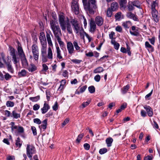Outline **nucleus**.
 <instances>
[{
  "mask_svg": "<svg viewBox=\"0 0 160 160\" xmlns=\"http://www.w3.org/2000/svg\"><path fill=\"white\" fill-rule=\"evenodd\" d=\"M82 0L85 11L90 14H94L97 8L96 0H88V3L87 0Z\"/></svg>",
  "mask_w": 160,
  "mask_h": 160,
  "instance_id": "obj_1",
  "label": "nucleus"
},
{
  "mask_svg": "<svg viewBox=\"0 0 160 160\" xmlns=\"http://www.w3.org/2000/svg\"><path fill=\"white\" fill-rule=\"evenodd\" d=\"M65 17L64 13L60 12L59 14V22L62 30L65 31L67 28V30L69 33H72V28L69 22L68 21H66L65 20Z\"/></svg>",
  "mask_w": 160,
  "mask_h": 160,
  "instance_id": "obj_2",
  "label": "nucleus"
},
{
  "mask_svg": "<svg viewBox=\"0 0 160 160\" xmlns=\"http://www.w3.org/2000/svg\"><path fill=\"white\" fill-rule=\"evenodd\" d=\"M17 43L18 44L17 48L18 55L21 59L23 67L24 68H26L28 66V62L20 43L18 41H17Z\"/></svg>",
  "mask_w": 160,
  "mask_h": 160,
  "instance_id": "obj_3",
  "label": "nucleus"
},
{
  "mask_svg": "<svg viewBox=\"0 0 160 160\" xmlns=\"http://www.w3.org/2000/svg\"><path fill=\"white\" fill-rule=\"evenodd\" d=\"M52 52V49L49 47L48 50V55L47 54L46 49H41V57L43 62H45L48 61V59L52 60L53 58Z\"/></svg>",
  "mask_w": 160,
  "mask_h": 160,
  "instance_id": "obj_4",
  "label": "nucleus"
},
{
  "mask_svg": "<svg viewBox=\"0 0 160 160\" xmlns=\"http://www.w3.org/2000/svg\"><path fill=\"white\" fill-rule=\"evenodd\" d=\"M50 24L55 38L57 39L60 38L62 34L59 26L57 25L55 21L53 20L50 21Z\"/></svg>",
  "mask_w": 160,
  "mask_h": 160,
  "instance_id": "obj_5",
  "label": "nucleus"
},
{
  "mask_svg": "<svg viewBox=\"0 0 160 160\" xmlns=\"http://www.w3.org/2000/svg\"><path fill=\"white\" fill-rule=\"evenodd\" d=\"M11 60L12 62L16 66L19 63L20 58L19 57L17 54V51L16 49L11 47Z\"/></svg>",
  "mask_w": 160,
  "mask_h": 160,
  "instance_id": "obj_6",
  "label": "nucleus"
},
{
  "mask_svg": "<svg viewBox=\"0 0 160 160\" xmlns=\"http://www.w3.org/2000/svg\"><path fill=\"white\" fill-rule=\"evenodd\" d=\"M31 50L34 59L37 62L39 56V50L37 43H33L31 46Z\"/></svg>",
  "mask_w": 160,
  "mask_h": 160,
  "instance_id": "obj_7",
  "label": "nucleus"
},
{
  "mask_svg": "<svg viewBox=\"0 0 160 160\" xmlns=\"http://www.w3.org/2000/svg\"><path fill=\"white\" fill-rule=\"evenodd\" d=\"M26 152L28 157L30 158H32V155L36 152L35 147L32 145L27 144L26 147Z\"/></svg>",
  "mask_w": 160,
  "mask_h": 160,
  "instance_id": "obj_8",
  "label": "nucleus"
},
{
  "mask_svg": "<svg viewBox=\"0 0 160 160\" xmlns=\"http://www.w3.org/2000/svg\"><path fill=\"white\" fill-rule=\"evenodd\" d=\"M71 22L73 27L74 32L76 33H78L82 30H83V28L79 25L76 21L72 19L71 21Z\"/></svg>",
  "mask_w": 160,
  "mask_h": 160,
  "instance_id": "obj_9",
  "label": "nucleus"
},
{
  "mask_svg": "<svg viewBox=\"0 0 160 160\" xmlns=\"http://www.w3.org/2000/svg\"><path fill=\"white\" fill-rule=\"evenodd\" d=\"M71 7L72 12L75 14L78 15L79 13V5L77 1L75 0L72 1L71 4Z\"/></svg>",
  "mask_w": 160,
  "mask_h": 160,
  "instance_id": "obj_10",
  "label": "nucleus"
},
{
  "mask_svg": "<svg viewBox=\"0 0 160 160\" xmlns=\"http://www.w3.org/2000/svg\"><path fill=\"white\" fill-rule=\"evenodd\" d=\"M104 19L101 16H96L95 18V22L98 26L100 27L103 24Z\"/></svg>",
  "mask_w": 160,
  "mask_h": 160,
  "instance_id": "obj_11",
  "label": "nucleus"
},
{
  "mask_svg": "<svg viewBox=\"0 0 160 160\" xmlns=\"http://www.w3.org/2000/svg\"><path fill=\"white\" fill-rule=\"evenodd\" d=\"M89 24L90 27V31L91 32L93 33L96 28V24L93 19H91Z\"/></svg>",
  "mask_w": 160,
  "mask_h": 160,
  "instance_id": "obj_12",
  "label": "nucleus"
},
{
  "mask_svg": "<svg viewBox=\"0 0 160 160\" xmlns=\"http://www.w3.org/2000/svg\"><path fill=\"white\" fill-rule=\"evenodd\" d=\"M67 47L69 54L72 55L74 53V51L73 43L70 42L67 43Z\"/></svg>",
  "mask_w": 160,
  "mask_h": 160,
  "instance_id": "obj_13",
  "label": "nucleus"
},
{
  "mask_svg": "<svg viewBox=\"0 0 160 160\" xmlns=\"http://www.w3.org/2000/svg\"><path fill=\"white\" fill-rule=\"evenodd\" d=\"M1 56L2 58V59L3 60L4 62L8 66V70L10 69V62H9V57L8 56L7 58H5V55L3 52H2L1 53Z\"/></svg>",
  "mask_w": 160,
  "mask_h": 160,
  "instance_id": "obj_14",
  "label": "nucleus"
},
{
  "mask_svg": "<svg viewBox=\"0 0 160 160\" xmlns=\"http://www.w3.org/2000/svg\"><path fill=\"white\" fill-rule=\"evenodd\" d=\"M46 37L48 44L49 46L52 47L53 44L50 36V35L51 34V36H52V34L50 30H48L46 32Z\"/></svg>",
  "mask_w": 160,
  "mask_h": 160,
  "instance_id": "obj_15",
  "label": "nucleus"
},
{
  "mask_svg": "<svg viewBox=\"0 0 160 160\" xmlns=\"http://www.w3.org/2000/svg\"><path fill=\"white\" fill-rule=\"evenodd\" d=\"M144 108L146 110L148 115L150 117H152L153 115V112L152 108L148 106L145 105L144 106Z\"/></svg>",
  "mask_w": 160,
  "mask_h": 160,
  "instance_id": "obj_16",
  "label": "nucleus"
},
{
  "mask_svg": "<svg viewBox=\"0 0 160 160\" xmlns=\"http://www.w3.org/2000/svg\"><path fill=\"white\" fill-rule=\"evenodd\" d=\"M50 108V107L49 104L45 102L42 108H41V111L42 114H45Z\"/></svg>",
  "mask_w": 160,
  "mask_h": 160,
  "instance_id": "obj_17",
  "label": "nucleus"
},
{
  "mask_svg": "<svg viewBox=\"0 0 160 160\" xmlns=\"http://www.w3.org/2000/svg\"><path fill=\"white\" fill-rule=\"evenodd\" d=\"M152 18L154 21L157 22L159 21V18L158 16V12L157 11H152Z\"/></svg>",
  "mask_w": 160,
  "mask_h": 160,
  "instance_id": "obj_18",
  "label": "nucleus"
},
{
  "mask_svg": "<svg viewBox=\"0 0 160 160\" xmlns=\"http://www.w3.org/2000/svg\"><path fill=\"white\" fill-rule=\"evenodd\" d=\"M127 17L130 19H132L135 21H138V19L137 17V16L134 14L132 13L131 12H127L126 14Z\"/></svg>",
  "mask_w": 160,
  "mask_h": 160,
  "instance_id": "obj_19",
  "label": "nucleus"
},
{
  "mask_svg": "<svg viewBox=\"0 0 160 160\" xmlns=\"http://www.w3.org/2000/svg\"><path fill=\"white\" fill-rule=\"evenodd\" d=\"M47 126V120L45 119L42 122V124L39 126V128L41 130L45 131L46 129Z\"/></svg>",
  "mask_w": 160,
  "mask_h": 160,
  "instance_id": "obj_20",
  "label": "nucleus"
},
{
  "mask_svg": "<svg viewBox=\"0 0 160 160\" xmlns=\"http://www.w3.org/2000/svg\"><path fill=\"white\" fill-rule=\"evenodd\" d=\"M56 52H57V59H62V57L61 55V51L58 45L56 47Z\"/></svg>",
  "mask_w": 160,
  "mask_h": 160,
  "instance_id": "obj_21",
  "label": "nucleus"
},
{
  "mask_svg": "<svg viewBox=\"0 0 160 160\" xmlns=\"http://www.w3.org/2000/svg\"><path fill=\"white\" fill-rule=\"evenodd\" d=\"M145 45V48L148 49V51L152 52L154 51L153 47L149 44L148 42H146Z\"/></svg>",
  "mask_w": 160,
  "mask_h": 160,
  "instance_id": "obj_22",
  "label": "nucleus"
},
{
  "mask_svg": "<svg viewBox=\"0 0 160 160\" xmlns=\"http://www.w3.org/2000/svg\"><path fill=\"white\" fill-rule=\"evenodd\" d=\"M110 8H111V9L112 11H115L118 8V3L116 2H113L111 4Z\"/></svg>",
  "mask_w": 160,
  "mask_h": 160,
  "instance_id": "obj_23",
  "label": "nucleus"
},
{
  "mask_svg": "<svg viewBox=\"0 0 160 160\" xmlns=\"http://www.w3.org/2000/svg\"><path fill=\"white\" fill-rule=\"evenodd\" d=\"M11 125L12 132V133H16L17 132V130L18 129V126L15 124L14 122H11Z\"/></svg>",
  "mask_w": 160,
  "mask_h": 160,
  "instance_id": "obj_24",
  "label": "nucleus"
},
{
  "mask_svg": "<svg viewBox=\"0 0 160 160\" xmlns=\"http://www.w3.org/2000/svg\"><path fill=\"white\" fill-rule=\"evenodd\" d=\"M91 102L90 99H88L86 102H84L82 103V105L79 106V108L80 109H82L88 105Z\"/></svg>",
  "mask_w": 160,
  "mask_h": 160,
  "instance_id": "obj_25",
  "label": "nucleus"
},
{
  "mask_svg": "<svg viewBox=\"0 0 160 160\" xmlns=\"http://www.w3.org/2000/svg\"><path fill=\"white\" fill-rule=\"evenodd\" d=\"M36 66L33 64H30L28 67V70L30 72H32L37 70Z\"/></svg>",
  "mask_w": 160,
  "mask_h": 160,
  "instance_id": "obj_26",
  "label": "nucleus"
},
{
  "mask_svg": "<svg viewBox=\"0 0 160 160\" xmlns=\"http://www.w3.org/2000/svg\"><path fill=\"white\" fill-rule=\"evenodd\" d=\"M130 88V86L129 84H128L124 86L121 89V92L122 94H126Z\"/></svg>",
  "mask_w": 160,
  "mask_h": 160,
  "instance_id": "obj_27",
  "label": "nucleus"
},
{
  "mask_svg": "<svg viewBox=\"0 0 160 160\" xmlns=\"http://www.w3.org/2000/svg\"><path fill=\"white\" fill-rule=\"evenodd\" d=\"M105 141L107 147H110L112 146V143L113 141V139L111 137H109L106 139Z\"/></svg>",
  "mask_w": 160,
  "mask_h": 160,
  "instance_id": "obj_28",
  "label": "nucleus"
},
{
  "mask_svg": "<svg viewBox=\"0 0 160 160\" xmlns=\"http://www.w3.org/2000/svg\"><path fill=\"white\" fill-rule=\"evenodd\" d=\"M132 5L134 6H135L138 8L141 9L142 8L141 7V2L138 0H136L132 2Z\"/></svg>",
  "mask_w": 160,
  "mask_h": 160,
  "instance_id": "obj_29",
  "label": "nucleus"
},
{
  "mask_svg": "<svg viewBox=\"0 0 160 160\" xmlns=\"http://www.w3.org/2000/svg\"><path fill=\"white\" fill-rule=\"evenodd\" d=\"M12 116L14 118L18 119L20 118V113H17L16 110L15 109L12 112Z\"/></svg>",
  "mask_w": 160,
  "mask_h": 160,
  "instance_id": "obj_30",
  "label": "nucleus"
},
{
  "mask_svg": "<svg viewBox=\"0 0 160 160\" xmlns=\"http://www.w3.org/2000/svg\"><path fill=\"white\" fill-rule=\"evenodd\" d=\"M122 25L125 28H128L131 25V22L129 21H127L122 22Z\"/></svg>",
  "mask_w": 160,
  "mask_h": 160,
  "instance_id": "obj_31",
  "label": "nucleus"
},
{
  "mask_svg": "<svg viewBox=\"0 0 160 160\" xmlns=\"http://www.w3.org/2000/svg\"><path fill=\"white\" fill-rule=\"evenodd\" d=\"M127 107V104L126 103H123L122 105L120 108H118L117 111L116 112L117 113L121 112L122 110H124Z\"/></svg>",
  "mask_w": 160,
  "mask_h": 160,
  "instance_id": "obj_32",
  "label": "nucleus"
},
{
  "mask_svg": "<svg viewBox=\"0 0 160 160\" xmlns=\"http://www.w3.org/2000/svg\"><path fill=\"white\" fill-rule=\"evenodd\" d=\"M104 71L103 68L101 67H99L95 69L93 71V72L95 73H100Z\"/></svg>",
  "mask_w": 160,
  "mask_h": 160,
  "instance_id": "obj_33",
  "label": "nucleus"
},
{
  "mask_svg": "<svg viewBox=\"0 0 160 160\" xmlns=\"http://www.w3.org/2000/svg\"><path fill=\"white\" fill-rule=\"evenodd\" d=\"M127 2V0H119V2L121 7L125 8Z\"/></svg>",
  "mask_w": 160,
  "mask_h": 160,
  "instance_id": "obj_34",
  "label": "nucleus"
},
{
  "mask_svg": "<svg viewBox=\"0 0 160 160\" xmlns=\"http://www.w3.org/2000/svg\"><path fill=\"white\" fill-rule=\"evenodd\" d=\"M111 43L113 45L114 48L115 49L118 50L119 49L120 45L118 43L116 42L115 40H113L111 41Z\"/></svg>",
  "mask_w": 160,
  "mask_h": 160,
  "instance_id": "obj_35",
  "label": "nucleus"
},
{
  "mask_svg": "<svg viewBox=\"0 0 160 160\" xmlns=\"http://www.w3.org/2000/svg\"><path fill=\"white\" fill-rule=\"evenodd\" d=\"M73 47L75 48V50L78 52L80 51V47L78 45V43L76 41H74L73 42Z\"/></svg>",
  "mask_w": 160,
  "mask_h": 160,
  "instance_id": "obj_36",
  "label": "nucleus"
},
{
  "mask_svg": "<svg viewBox=\"0 0 160 160\" xmlns=\"http://www.w3.org/2000/svg\"><path fill=\"white\" fill-rule=\"evenodd\" d=\"M40 43L42 45L41 49H46L47 48L46 40L40 41Z\"/></svg>",
  "mask_w": 160,
  "mask_h": 160,
  "instance_id": "obj_37",
  "label": "nucleus"
},
{
  "mask_svg": "<svg viewBox=\"0 0 160 160\" xmlns=\"http://www.w3.org/2000/svg\"><path fill=\"white\" fill-rule=\"evenodd\" d=\"M40 97L39 96H37L34 97H32L29 98V99L32 102H36L40 99Z\"/></svg>",
  "mask_w": 160,
  "mask_h": 160,
  "instance_id": "obj_38",
  "label": "nucleus"
},
{
  "mask_svg": "<svg viewBox=\"0 0 160 160\" xmlns=\"http://www.w3.org/2000/svg\"><path fill=\"white\" fill-rule=\"evenodd\" d=\"M112 12L110 8H108L107 11V16L108 17H111L112 14Z\"/></svg>",
  "mask_w": 160,
  "mask_h": 160,
  "instance_id": "obj_39",
  "label": "nucleus"
},
{
  "mask_svg": "<svg viewBox=\"0 0 160 160\" xmlns=\"http://www.w3.org/2000/svg\"><path fill=\"white\" fill-rule=\"evenodd\" d=\"M132 2H128V9L129 11H131L133 10L134 9V8L132 3Z\"/></svg>",
  "mask_w": 160,
  "mask_h": 160,
  "instance_id": "obj_40",
  "label": "nucleus"
},
{
  "mask_svg": "<svg viewBox=\"0 0 160 160\" xmlns=\"http://www.w3.org/2000/svg\"><path fill=\"white\" fill-rule=\"evenodd\" d=\"M39 38L40 41L46 40L45 36L43 32H41L40 33Z\"/></svg>",
  "mask_w": 160,
  "mask_h": 160,
  "instance_id": "obj_41",
  "label": "nucleus"
},
{
  "mask_svg": "<svg viewBox=\"0 0 160 160\" xmlns=\"http://www.w3.org/2000/svg\"><path fill=\"white\" fill-rule=\"evenodd\" d=\"M56 39L58 41L61 48H63L64 46V42L62 41L61 38H57Z\"/></svg>",
  "mask_w": 160,
  "mask_h": 160,
  "instance_id": "obj_42",
  "label": "nucleus"
},
{
  "mask_svg": "<svg viewBox=\"0 0 160 160\" xmlns=\"http://www.w3.org/2000/svg\"><path fill=\"white\" fill-rule=\"evenodd\" d=\"M26 75V71L25 69L22 70L21 72H18V75L20 77H24Z\"/></svg>",
  "mask_w": 160,
  "mask_h": 160,
  "instance_id": "obj_43",
  "label": "nucleus"
},
{
  "mask_svg": "<svg viewBox=\"0 0 160 160\" xmlns=\"http://www.w3.org/2000/svg\"><path fill=\"white\" fill-rule=\"evenodd\" d=\"M1 112L2 114L7 117H8L10 116V112L8 110H1Z\"/></svg>",
  "mask_w": 160,
  "mask_h": 160,
  "instance_id": "obj_44",
  "label": "nucleus"
},
{
  "mask_svg": "<svg viewBox=\"0 0 160 160\" xmlns=\"http://www.w3.org/2000/svg\"><path fill=\"white\" fill-rule=\"evenodd\" d=\"M87 86L84 85L82 87H79L78 88V90L80 91L81 93H82L84 92L87 88Z\"/></svg>",
  "mask_w": 160,
  "mask_h": 160,
  "instance_id": "obj_45",
  "label": "nucleus"
},
{
  "mask_svg": "<svg viewBox=\"0 0 160 160\" xmlns=\"http://www.w3.org/2000/svg\"><path fill=\"white\" fill-rule=\"evenodd\" d=\"M16 145L20 148L22 146V143L20 141V138H19L18 137L17 138V140L16 142Z\"/></svg>",
  "mask_w": 160,
  "mask_h": 160,
  "instance_id": "obj_46",
  "label": "nucleus"
},
{
  "mask_svg": "<svg viewBox=\"0 0 160 160\" xmlns=\"http://www.w3.org/2000/svg\"><path fill=\"white\" fill-rule=\"evenodd\" d=\"M88 89L89 92L91 93H93L95 92V88L93 86L89 87Z\"/></svg>",
  "mask_w": 160,
  "mask_h": 160,
  "instance_id": "obj_47",
  "label": "nucleus"
},
{
  "mask_svg": "<svg viewBox=\"0 0 160 160\" xmlns=\"http://www.w3.org/2000/svg\"><path fill=\"white\" fill-rule=\"evenodd\" d=\"M84 136V134L83 133H81L80 134H79L77 138V139L76 140V142H78L79 143L80 142L82 138Z\"/></svg>",
  "mask_w": 160,
  "mask_h": 160,
  "instance_id": "obj_48",
  "label": "nucleus"
},
{
  "mask_svg": "<svg viewBox=\"0 0 160 160\" xmlns=\"http://www.w3.org/2000/svg\"><path fill=\"white\" fill-rule=\"evenodd\" d=\"M108 151L107 149L106 148H103L100 149L99 153L101 154H103L106 153Z\"/></svg>",
  "mask_w": 160,
  "mask_h": 160,
  "instance_id": "obj_49",
  "label": "nucleus"
},
{
  "mask_svg": "<svg viewBox=\"0 0 160 160\" xmlns=\"http://www.w3.org/2000/svg\"><path fill=\"white\" fill-rule=\"evenodd\" d=\"M158 3L156 2V1H153L152 4V11L156 10L155 9V7Z\"/></svg>",
  "mask_w": 160,
  "mask_h": 160,
  "instance_id": "obj_50",
  "label": "nucleus"
},
{
  "mask_svg": "<svg viewBox=\"0 0 160 160\" xmlns=\"http://www.w3.org/2000/svg\"><path fill=\"white\" fill-rule=\"evenodd\" d=\"M46 97L47 100L49 101L50 100V97L51 96V92L49 91H46Z\"/></svg>",
  "mask_w": 160,
  "mask_h": 160,
  "instance_id": "obj_51",
  "label": "nucleus"
},
{
  "mask_svg": "<svg viewBox=\"0 0 160 160\" xmlns=\"http://www.w3.org/2000/svg\"><path fill=\"white\" fill-rule=\"evenodd\" d=\"M31 129L32 131L33 135H36L37 134V132L36 128L34 126H32L31 127Z\"/></svg>",
  "mask_w": 160,
  "mask_h": 160,
  "instance_id": "obj_52",
  "label": "nucleus"
},
{
  "mask_svg": "<svg viewBox=\"0 0 160 160\" xmlns=\"http://www.w3.org/2000/svg\"><path fill=\"white\" fill-rule=\"evenodd\" d=\"M121 12H119L117 13L115 15V17L116 19H120L121 18Z\"/></svg>",
  "mask_w": 160,
  "mask_h": 160,
  "instance_id": "obj_53",
  "label": "nucleus"
},
{
  "mask_svg": "<svg viewBox=\"0 0 160 160\" xmlns=\"http://www.w3.org/2000/svg\"><path fill=\"white\" fill-rule=\"evenodd\" d=\"M71 60L72 62L75 64H79L82 62V60H78L76 59H72Z\"/></svg>",
  "mask_w": 160,
  "mask_h": 160,
  "instance_id": "obj_54",
  "label": "nucleus"
},
{
  "mask_svg": "<svg viewBox=\"0 0 160 160\" xmlns=\"http://www.w3.org/2000/svg\"><path fill=\"white\" fill-rule=\"evenodd\" d=\"M52 109L53 110L57 111L58 108V103L57 102H55L54 104L52 106Z\"/></svg>",
  "mask_w": 160,
  "mask_h": 160,
  "instance_id": "obj_55",
  "label": "nucleus"
},
{
  "mask_svg": "<svg viewBox=\"0 0 160 160\" xmlns=\"http://www.w3.org/2000/svg\"><path fill=\"white\" fill-rule=\"evenodd\" d=\"M33 122L34 123L38 124H40L41 123V121L40 119L38 118H36L33 119Z\"/></svg>",
  "mask_w": 160,
  "mask_h": 160,
  "instance_id": "obj_56",
  "label": "nucleus"
},
{
  "mask_svg": "<svg viewBox=\"0 0 160 160\" xmlns=\"http://www.w3.org/2000/svg\"><path fill=\"white\" fill-rule=\"evenodd\" d=\"M19 133H22L24 132V129L22 126H19L17 130Z\"/></svg>",
  "mask_w": 160,
  "mask_h": 160,
  "instance_id": "obj_57",
  "label": "nucleus"
},
{
  "mask_svg": "<svg viewBox=\"0 0 160 160\" xmlns=\"http://www.w3.org/2000/svg\"><path fill=\"white\" fill-rule=\"evenodd\" d=\"M101 77L100 75L98 74L94 77V80L97 82H99L100 81Z\"/></svg>",
  "mask_w": 160,
  "mask_h": 160,
  "instance_id": "obj_58",
  "label": "nucleus"
},
{
  "mask_svg": "<svg viewBox=\"0 0 160 160\" xmlns=\"http://www.w3.org/2000/svg\"><path fill=\"white\" fill-rule=\"evenodd\" d=\"M130 33L132 35L134 36H137L139 34V33L137 31H135L134 32L131 31L130 30L129 31Z\"/></svg>",
  "mask_w": 160,
  "mask_h": 160,
  "instance_id": "obj_59",
  "label": "nucleus"
},
{
  "mask_svg": "<svg viewBox=\"0 0 160 160\" xmlns=\"http://www.w3.org/2000/svg\"><path fill=\"white\" fill-rule=\"evenodd\" d=\"M84 148L86 150H88L90 148V145L88 143H85L83 145Z\"/></svg>",
  "mask_w": 160,
  "mask_h": 160,
  "instance_id": "obj_60",
  "label": "nucleus"
},
{
  "mask_svg": "<svg viewBox=\"0 0 160 160\" xmlns=\"http://www.w3.org/2000/svg\"><path fill=\"white\" fill-rule=\"evenodd\" d=\"M153 156L152 155L148 156L145 157L144 160H152L153 159Z\"/></svg>",
  "mask_w": 160,
  "mask_h": 160,
  "instance_id": "obj_61",
  "label": "nucleus"
},
{
  "mask_svg": "<svg viewBox=\"0 0 160 160\" xmlns=\"http://www.w3.org/2000/svg\"><path fill=\"white\" fill-rule=\"evenodd\" d=\"M42 71H44L46 72L48 69V66L45 64H42Z\"/></svg>",
  "mask_w": 160,
  "mask_h": 160,
  "instance_id": "obj_62",
  "label": "nucleus"
},
{
  "mask_svg": "<svg viewBox=\"0 0 160 160\" xmlns=\"http://www.w3.org/2000/svg\"><path fill=\"white\" fill-rule=\"evenodd\" d=\"M84 33L86 37L88 39V40L89 42H90L92 39V38L86 32H84Z\"/></svg>",
  "mask_w": 160,
  "mask_h": 160,
  "instance_id": "obj_63",
  "label": "nucleus"
},
{
  "mask_svg": "<svg viewBox=\"0 0 160 160\" xmlns=\"http://www.w3.org/2000/svg\"><path fill=\"white\" fill-rule=\"evenodd\" d=\"M40 108V106L37 104H35L33 106V110L34 111L38 110Z\"/></svg>",
  "mask_w": 160,
  "mask_h": 160,
  "instance_id": "obj_64",
  "label": "nucleus"
}]
</instances>
